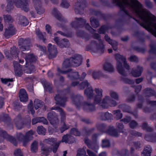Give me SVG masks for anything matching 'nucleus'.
Masks as SVG:
<instances>
[{
  "label": "nucleus",
  "mask_w": 156,
  "mask_h": 156,
  "mask_svg": "<svg viewBox=\"0 0 156 156\" xmlns=\"http://www.w3.org/2000/svg\"><path fill=\"white\" fill-rule=\"evenodd\" d=\"M69 43L68 40L65 39L60 41L58 46L60 48H63L69 46Z\"/></svg>",
  "instance_id": "33"
},
{
  "label": "nucleus",
  "mask_w": 156,
  "mask_h": 156,
  "mask_svg": "<svg viewBox=\"0 0 156 156\" xmlns=\"http://www.w3.org/2000/svg\"><path fill=\"white\" fill-rule=\"evenodd\" d=\"M19 98L21 102H26L28 101V95L25 90L23 89L20 90L19 92Z\"/></svg>",
  "instance_id": "22"
},
{
  "label": "nucleus",
  "mask_w": 156,
  "mask_h": 156,
  "mask_svg": "<svg viewBox=\"0 0 156 156\" xmlns=\"http://www.w3.org/2000/svg\"><path fill=\"white\" fill-rule=\"evenodd\" d=\"M61 5L64 8H67L69 6V4L66 0H62V1L61 4Z\"/></svg>",
  "instance_id": "58"
},
{
  "label": "nucleus",
  "mask_w": 156,
  "mask_h": 156,
  "mask_svg": "<svg viewBox=\"0 0 156 156\" xmlns=\"http://www.w3.org/2000/svg\"><path fill=\"white\" fill-rule=\"evenodd\" d=\"M75 141L74 138L70 135L66 134L63 136L62 137V140L59 141L56 143L55 146L53 149V152L54 153H56L59 147V145L61 142L71 144L74 142Z\"/></svg>",
  "instance_id": "6"
},
{
  "label": "nucleus",
  "mask_w": 156,
  "mask_h": 156,
  "mask_svg": "<svg viewBox=\"0 0 156 156\" xmlns=\"http://www.w3.org/2000/svg\"><path fill=\"white\" fill-rule=\"evenodd\" d=\"M129 60L131 62H137L138 61V58L135 55H132L129 58Z\"/></svg>",
  "instance_id": "64"
},
{
  "label": "nucleus",
  "mask_w": 156,
  "mask_h": 156,
  "mask_svg": "<svg viewBox=\"0 0 156 156\" xmlns=\"http://www.w3.org/2000/svg\"><path fill=\"white\" fill-rule=\"evenodd\" d=\"M14 123L18 129H22L24 127L25 125L20 115H18L15 119Z\"/></svg>",
  "instance_id": "23"
},
{
  "label": "nucleus",
  "mask_w": 156,
  "mask_h": 156,
  "mask_svg": "<svg viewBox=\"0 0 156 156\" xmlns=\"http://www.w3.org/2000/svg\"><path fill=\"white\" fill-rule=\"evenodd\" d=\"M70 133L76 136H79L80 135V132L76 128H73L70 130Z\"/></svg>",
  "instance_id": "50"
},
{
  "label": "nucleus",
  "mask_w": 156,
  "mask_h": 156,
  "mask_svg": "<svg viewBox=\"0 0 156 156\" xmlns=\"http://www.w3.org/2000/svg\"><path fill=\"white\" fill-rule=\"evenodd\" d=\"M71 99L73 103L77 107H82L84 109H87L90 111H93L94 109V106L92 104L87 102L82 103L81 101L83 99V98L80 95L72 97Z\"/></svg>",
  "instance_id": "2"
},
{
  "label": "nucleus",
  "mask_w": 156,
  "mask_h": 156,
  "mask_svg": "<svg viewBox=\"0 0 156 156\" xmlns=\"http://www.w3.org/2000/svg\"><path fill=\"white\" fill-rule=\"evenodd\" d=\"M4 53L7 58L9 59L18 57V51L15 47H13L11 48L10 53L7 50H5Z\"/></svg>",
  "instance_id": "13"
},
{
  "label": "nucleus",
  "mask_w": 156,
  "mask_h": 156,
  "mask_svg": "<svg viewBox=\"0 0 156 156\" xmlns=\"http://www.w3.org/2000/svg\"><path fill=\"white\" fill-rule=\"evenodd\" d=\"M112 116L111 114L108 112L102 113L101 115V119L103 120L109 119L111 118Z\"/></svg>",
  "instance_id": "42"
},
{
  "label": "nucleus",
  "mask_w": 156,
  "mask_h": 156,
  "mask_svg": "<svg viewBox=\"0 0 156 156\" xmlns=\"http://www.w3.org/2000/svg\"><path fill=\"white\" fill-rule=\"evenodd\" d=\"M143 71V68L141 67L138 66L137 69L134 70L133 69L131 72V73L133 76L135 77H138L140 76Z\"/></svg>",
  "instance_id": "30"
},
{
  "label": "nucleus",
  "mask_w": 156,
  "mask_h": 156,
  "mask_svg": "<svg viewBox=\"0 0 156 156\" xmlns=\"http://www.w3.org/2000/svg\"><path fill=\"white\" fill-rule=\"evenodd\" d=\"M13 8V4L12 2H8V4L6 8V10L8 12L11 11Z\"/></svg>",
  "instance_id": "49"
},
{
  "label": "nucleus",
  "mask_w": 156,
  "mask_h": 156,
  "mask_svg": "<svg viewBox=\"0 0 156 156\" xmlns=\"http://www.w3.org/2000/svg\"><path fill=\"white\" fill-rule=\"evenodd\" d=\"M39 121L40 122H42L43 124L45 125H48V122L45 118L42 117H40L39 118Z\"/></svg>",
  "instance_id": "61"
},
{
  "label": "nucleus",
  "mask_w": 156,
  "mask_h": 156,
  "mask_svg": "<svg viewBox=\"0 0 156 156\" xmlns=\"http://www.w3.org/2000/svg\"><path fill=\"white\" fill-rule=\"evenodd\" d=\"M87 6L86 2L84 0H81L80 2H77L76 3L75 9L76 12V13H80V10L82 11Z\"/></svg>",
  "instance_id": "20"
},
{
  "label": "nucleus",
  "mask_w": 156,
  "mask_h": 156,
  "mask_svg": "<svg viewBox=\"0 0 156 156\" xmlns=\"http://www.w3.org/2000/svg\"><path fill=\"white\" fill-rule=\"evenodd\" d=\"M38 142L36 141H34L32 144L31 146V151L32 152L36 153L38 149Z\"/></svg>",
  "instance_id": "40"
},
{
  "label": "nucleus",
  "mask_w": 156,
  "mask_h": 156,
  "mask_svg": "<svg viewBox=\"0 0 156 156\" xmlns=\"http://www.w3.org/2000/svg\"><path fill=\"white\" fill-rule=\"evenodd\" d=\"M45 131V129L42 126H39L37 127V132L39 134L44 135Z\"/></svg>",
  "instance_id": "47"
},
{
  "label": "nucleus",
  "mask_w": 156,
  "mask_h": 156,
  "mask_svg": "<svg viewBox=\"0 0 156 156\" xmlns=\"http://www.w3.org/2000/svg\"><path fill=\"white\" fill-rule=\"evenodd\" d=\"M99 42V44H98L95 41H93L91 44V48L94 51L102 54L105 51L104 41L100 40Z\"/></svg>",
  "instance_id": "7"
},
{
  "label": "nucleus",
  "mask_w": 156,
  "mask_h": 156,
  "mask_svg": "<svg viewBox=\"0 0 156 156\" xmlns=\"http://www.w3.org/2000/svg\"><path fill=\"white\" fill-rule=\"evenodd\" d=\"M41 153L46 156H48L49 153L51 152V148L44 145L42 146L41 148Z\"/></svg>",
  "instance_id": "31"
},
{
  "label": "nucleus",
  "mask_w": 156,
  "mask_h": 156,
  "mask_svg": "<svg viewBox=\"0 0 156 156\" xmlns=\"http://www.w3.org/2000/svg\"><path fill=\"white\" fill-rule=\"evenodd\" d=\"M152 151L151 148L150 146L146 147L142 153V156H150Z\"/></svg>",
  "instance_id": "34"
},
{
  "label": "nucleus",
  "mask_w": 156,
  "mask_h": 156,
  "mask_svg": "<svg viewBox=\"0 0 156 156\" xmlns=\"http://www.w3.org/2000/svg\"><path fill=\"white\" fill-rule=\"evenodd\" d=\"M18 23L23 26H26L28 24V22L25 16H21L19 17Z\"/></svg>",
  "instance_id": "32"
},
{
  "label": "nucleus",
  "mask_w": 156,
  "mask_h": 156,
  "mask_svg": "<svg viewBox=\"0 0 156 156\" xmlns=\"http://www.w3.org/2000/svg\"><path fill=\"white\" fill-rule=\"evenodd\" d=\"M86 20L84 19L76 18L75 20L71 23V25L73 27H76L83 25L85 26L87 29L90 30L91 32L95 31V30L93 29L89 24L86 23Z\"/></svg>",
  "instance_id": "5"
},
{
  "label": "nucleus",
  "mask_w": 156,
  "mask_h": 156,
  "mask_svg": "<svg viewBox=\"0 0 156 156\" xmlns=\"http://www.w3.org/2000/svg\"><path fill=\"white\" fill-rule=\"evenodd\" d=\"M13 65L16 75L18 76H21L23 73V72L20 65L16 61L13 62Z\"/></svg>",
  "instance_id": "25"
},
{
  "label": "nucleus",
  "mask_w": 156,
  "mask_h": 156,
  "mask_svg": "<svg viewBox=\"0 0 156 156\" xmlns=\"http://www.w3.org/2000/svg\"><path fill=\"white\" fill-rule=\"evenodd\" d=\"M120 155L121 156H129V152L128 150L126 149L122 150Z\"/></svg>",
  "instance_id": "59"
},
{
  "label": "nucleus",
  "mask_w": 156,
  "mask_h": 156,
  "mask_svg": "<svg viewBox=\"0 0 156 156\" xmlns=\"http://www.w3.org/2000/svg\"><path fill=\"white\" fill-rule=\"evenodd\" d=\"M116 126L120 132H123V129H124V125L123 124L120 122H117L116 123Z\"/></svg>",
  "instance_id": "48"
},
{
  "label": "nucleus",
  "mask_w": 156,
  "mask_h": 156,
  "mask_svg": "<svg viewBox=\"0 0 156 156\" xmlns=\"http://www.w3.org/2000/svg\"><path fill=\"white\" fill-rule=\"evenodd\" d=\"M22 56L24 58L27 64L31 63V62H35L37 59V57L33 54H28L22 52Z\"/></svg>",
  "instance_id": "14"
},
{
  "label": "nucleus",
  "mask_w": 156,
  "mask_h": 156,
  "mask_svg": "<svg viewBox=\"0 0 156 156\" xmlns=\"http://www.w3.org/2000/svg\"><path fill=\"white\" fill-rule=\"evenodd\" d=\"M35 67L31 63L26 64L24 71L27 73H31L34 71Z\"/></svg>",
  "instance_id": "29"
},
{
  "label": "nucleus",
  "mask_w": 156,
  "mask_h": 156,
  "mask_svg": "<svg viewBox=\"0 0 156 156\" xmlns=\"http://www.w3.org/2000/svg\"><path fill=\"white\" fill-rule=\"evenodd\" d=\"M3 17L5 22H12L13 21L11 16L10 15H4Z\"/></svg>",
  "instance_id": "51"
},
{
  "label": "nucleus",
  "mask_w": 156,
  "mask_h": 156,
  "mask_svg": "<svg viewBox=\"0 0 156 156\" xmlns=\"http://www.w3.org/2000/svg\"><path fill=\"white\" fill-rule=\"evenodd\" d=\"M145 90L146 91V93L149 94L148 95H154L156 94L155 91L148 88L146 89Z\"/></svg>",
  "instance_id": "52"
},
{
  "label": "nucleus",
  "mask_w": 156,
  "mask_h": 156,
  "mask_svg": "<svg viewBox=\"0 0 156 156\" xmlns=\"http://www.w3.org/2000/svg\"><path fill=\"white\" fill-rule=\"evenodd\" d=\"M34 133L30 130L26 133L25 136L21 133H19L17 135V140L22 142L23 146H26L29 141L33 139V135Z\"/></svg>",
  "instance_id": "4"
},
{
  "label": "nucleus",
  "mask_w": 156,
  "mask_h": 156,
  "mask_svg": "<svg viewBox=\"0 0 156 156\" xmlns=\"http://www.w3.org/2000/svg\"><path fill=\"white\" fill-rule=\"evenodd\" d=\"M113 114L114 118L117 120L121 119L122 117V114L119 110H114L113 112Z\"/></svg>",
  "instance_id": "35"
},
{
  "label": "nucleus",
  "mask_w": 156,
  "mask_h": 156,
  "mask_svg": "<svg viewBox=\"0 0 156 156\" xmlns=\"http://www.w3.org/2000/svg\"><path fill=\"white\" fill-rule=\"evenodd\" d=\"M14 154L15 156H23V153L21 150L20 149H18L15 150Z\"/></svg>",
  "instance_id": "60"
},
{
  "label": "nucleus",
  "mask_w": 156,
  "mask_h": 156,
  "mask_svg": "<svg viewBox=\"0 0 156 156\" xmlns=\"http://www.w3.org/2000/svg\"><path fill=\"white\" fill-rule=\"evenodd\" d=\"M95 91L96 93V95L95 97L94 103V104H98L100 106V103H101V99L102 96V90L99 88H96Z\"/></svg>",
  "instance_id": "16"
},
{
  "label": "nucleus",
  "mask_w": 156,
  "mask_h": 156,
  "mask_svg": "<svg viewBox=\"0 0 156 156\" xmlns=\"http://www.w3.org/2000/svg\"><path fill=\"white\" fill-rule=\"evenodd\" d=\"M48 51L49 54V57L51 58L55 57L57 53V51L56 46L51 44H49L48 46Z\"/></svg>",
  "instance_id": "15"
},
{
  "label": "nucleus",
  "mask_w": 156,
  "mask_h": 156,
  "mask_svg": "<svg viewBox=\"0 0 156 156\" xmlns=\"http://www.w3.org/2000/svg\"><path fill=\"white\" fill-rule=\"evenodd\" d=\"M86 147L83 146V148H79L77 151V156H88L86 155Z\"/></svg>",
  "instance_id": "37"
},
{
  "label": "nucleus",
  "mask_w": 156,
  "mask_h": 156,
  "mask_svg": "<svg viewBox=\"0 0 156 156\" xmlns=\"http://www.w3.org/2000/svg\"><path fill=\"white\" fill-rule=\"evenodd\" d=\"M33 2L35 5V7L37 11V12L39 14L43 13L44 12V9L41 7L40 5L41 2L39 0H33Z\"/></svg>",
  "instance_id": "26"
},
{
  "label": "nucleus",
  "mask_w": 156,
  "mask_h": 156,
  "mask_svg": "<svg viewBox=\"0 0 156 156\" xmlns=\"http://www.w3.org/2000/svg\"><path fill=\"white\" fill-rule=\"evenodd\" d=\"M29 1L30 0H15L14 2L17 8L27 12L29 10L28 4Z\"/></svg>",
  "instance_id": "11"
},
{
  "label": "nucleus",
  "mask_w": 156,
  "mask_h": 156,
  "mask_svg": "<svg viewBox=\"0 0 156 156\" xmlns=\"http://www.w3.org/2000/svg\"><path fill=\"white\" fill-rule=\"evenodd\" d=\"M28 108L29 111H30L31 113L33 115L35 111L33 109V107L32 106V101H30V103L28 105Z\"/></svg>",
  "instance_id": "54"
},
{
  "label": "nucleus",
  "mask_w": 156,
  "mask_h": 156,
  "mask_svg": "<svg viewBox=\"0 0 156 156\" xmlns=\"http://www.w3.org/2000/svg\"><path fill=\"white\" fill-rule=\"evenodd\" d=\"M19 48L22 51H28L32 46L30 40L29 38H20L19 41Z\"/></svg>",
  "instance_id": "8"
},
{
  "label": "nucleus",
  "mask_w": 156,
  "mask_h": 156,
  "mask_svg": "<svg viewBox=\"0 0 156 156\" xmlns=\"http://www.w3.org/2000/svg\"><path fill=\"white\" fill-rule=\"evenodd\" d=\"M82 58L81 56L76 55L69 59H66L63 62L62 68L64 69L71 66H78L81 64Z\"/></svg>",
  "instance_id": "3"
},
{
  "label": "nucleus",
  "mask_w": 156,
  "mask_h": 156,
  "mask_svg": "<svg viewBox=\"0 0 156 156\" xmlns=\"http://www.w3.org/2000/svg\"><path fill=\"white\" fill-rule=\"evenodd\" d=\"M16 32L15 28L12 24H10L5 30V36L6 38H8L10 36L15 34Z\"/></svg>",
  "instance_id": "19"
},
{
  "label": "nucleus",
  "mask_w": 156,
  "mask_h": 156,
  "mask_svg": "<svg viewBox=\"0 0 156 156\" xmlns=\"http://www.w3.org/2000/svg\"><path fill=\"white\" fill-rule=\"evenodd\" d=\"M69 126L67 125L64 122H63V125L62 127L60 128L61 132L62 133L65 130L68 129L69 128Z\"/></svg>",
  "instance_id": "56"
},
{
  "label": "nucleus",
  "mask_w": 156,
  "mask_h": 156,
  "mask_svg": "<svg viewBox=\"0 0 156 156\" xmlns=\"http://www.w3.org/2000/svg\"><path fill=\"white\" fill-rule=\"evenodd\" d=\"M116 104V102L114 100L110 99L109 97L106 96L105 97L100 103V106L103 109L107 108L109 106H114Z\"/></svg>",
  "instance_id": "10"
},
{
  "label": "nucleus",
  "mask_w": 156,
  "mask_h": 156,
  "mask_svg": "<svg viewBox=\"0 0 156 156\" xmlns=\"http://www.w3.org/2000/svg\"><path fill=\"white\" fill-rule=\"evenodd\" d=\"M4 139L10 141L14 145H16L17 143L16 139L12 136L7 134L4 131L0 129V142H2Z\"/></svg>",
  "instance_id": "12"
},
{
  "label": "nucleus",
  "mask_w": 156,
  "mask_h": 156,
  "mask_svg": "<svg viewBox=\"0 0 156 156\" xmlns=\"http://www.w3.org/2000/svg\"><path fill=\"white\" fill-rule=\"evenodd\" d=\"M145 138L147 141L152 142H156V134L152 136L146 135L145 136Z\"/></svg>",
  "instance_id": "45"
},
{
  "label": "nucleus",
  "mask_w": 156,
  "mask_h": 156,
  "mask_svg": "<svg viewBox=\"0 0 156 156\" xmlns=\"http://www.w3.org/2000/svg\"><path fill=\"white\" fill-rule=\"evenodd\" d=\"M142 127L144 129L146 130L147 131H151L152 130L151 128L148 126L147 124L146 123H143L142 125Z\"/></svg>",
  "instance_id": "62"
},
{
  "label": "nucleus",
  "mask_w": 156,
  "mask_h": 156,
  "mask_svg": "<svg viewBox=\"0 0 156 156\" xmlns=\"http://www.w3.org/2000/svg\"><path fill=\"white\" fill-rule=\"evenodd\" d=\"M51 109H54L56 110L58 112H60V113L61 116V119L62 120V119H64L65 118L66 116L62 108H60L59 107H56L54 109L52 108Z\"/></svg>",
  "instance_id": "44"
},
{
  "label": "nucleus",
  "mask_w": 156,
  "mask_h": 156,
  "mask_svg": "<svg viewBox=\"0 0 156 156\" xmlns=\"http://www.w3.org/2000/svg\"><path fill=\"white\" fill-rule=\"evenodd\" d=\"M57 141V140L56 138H51L45 139L44 140V142L50 144H54L53 148V149H54L57 143V142H56Z\"/></svg>",
  "instance_id": "38"
},
{
  "label": "nucleus",
  "mask_w": 156,
  "mask_h": 156,
  "mask_svg": "<svg viewBox=\"0 0 156 156\" xmlns=\"http://www.w3.org/2000/svg\"><path fill=\"white\" fill-rule=\"evenodd\" d=\"M43 104V102L38 99H35L34 101V106L36 109L42 107Z\"/></svg>",
  "instance_id": "39"
},
{
  "label": "nucleus",
  "mask_w": 156,
  "mask_h": 156,
  "mask_svg": "<svg viewBox=\"0 0 156 156\" xmlns=\"http://www.w3.org/2000/svg\"><path fill=\"white\" fill-rule=\"evenodd\" d=\"M89 74H91L94 79H97L101 78H104L105 76L101 71L99 70H90L88 72Z\"/></svg>",
  "instance_id": "17"
},
{
  "label": "nucleus",
  "mask_w": 156,
  "mask_h": 156,
  "mask_svg": "<svg viewBox=\"0 0 156 156\" xmlns=\"http://www.w3.org/2000/svg\"><path fill=\"white\" fill-rule=\"evenodd\" d=\"M108 133L110 135L114 136L117 137L119 136L118 133L116 131L115 129L113 126L109 127Z\"/></svg>",
  "instance_id": "36"
},
{
  "label": "nucleus",
  "mask_w": 156,
  "mask_h": 156,
  "mask_svg": "<svg viewBox=\"0 0 156 156\" xmlns=\"http://www.w3.org/2000/svg\"><path fill=\"white\" fill-rule=\"evenodd\" d=\"M84 94L88 99H90L92 98L93 96L94 93L92 87L90 86L87 88L85 90Z\"/></svg>",
  "instance_id": "28"
},
{
  "label": "nucleus",
  "mask_w": 156,
  "mask_h": 156,
  "mask_svg": "<svg viewBox=\"0 0 156 156\" xmlns=\"http://www.w3.org/2000/svg\"><path fill=\"white\" fill-rule=\"evenodd\" d=\"M66 69H63L62 68V70H61L59 68H57L58 71L62 74L68 73V76L71 80L77 79L80 78V76L78 73L77 72H73L70 69L65 70Z\"/></svg>",
  "instance_id": "9"
},
{
  "label": "nucleus",
  "mask_w": 156,
  "mask_h": 156,
  "mask_svg": "<svg viewBox=\"0 0 156 156\" xmlns=\"http://www.w3.org/2000/svg\"><path fill=\"white\" fill-rule=\"evenodd\" d=\"M90 21L92 27L94 28H97L99 25V23L98 20L94 18L91 17Z\"/></svg>",
  "instance_id": "43"
},
{
  "label": "nucleus",
  "mask_w": 156,
  "mask_h": 156,
  "mask_svg": "<svg viewBox=\"0 0 156 156\" xmlns=\"http://www.w3.org/2000/svg\"><path fill=\"white\" fill-rule=\"evenodd\" d=\"M110 142L108 140H102V146L103 147H108L110 146Z\"/></svg>",
  "instance_id": "53"
},
{
  "label": "nucleus",
  "mask_w": 156,
  "mask_h": 156,
  "mask_svg": "<svg viewBox=\"0 0 156 156\" xmlns=\"http://www.w3.org/2000/svg\"><path fill=\"white\" fill-rule=\"evenodd\" d=\"M115 58L117 61L116 67L118 72L122 75H124L125 72L122 63L123 64L124 66L126 69H129V66L127 63L126 58L119 54H115Z\"/></svg>",
  "instance_id": "1"
},
{
  "label": "nucleus",
  "mask_w": 156,
  "mask_h": 156,
  "mask_svg": "<svg viewBox=\"0 0 156 156\" xmlns=\"http://www.w3.org/2000/svg\"><path fill=\"white\" fill-rule=\"evenodd\" d=\"M103 69L105 71L112 73L114 71L113 66L109 62H106L102 65Z\"/></svg>",
  "instance_id": "24"
},
{
  "label": "nucleus",
  "mask_w": 156,
  "mask_h": 156,
  "mask_svg": "<svg viewBox=\"0 0 156 156\" xmlns=\"http://www.w3.org/2000/svg\"><path fill=\"white\" fill-rule=\"evenodd\" d=\"M105 38L106 41L112 45L114 50L115 51L117 49V46L118 45L117 42L115 41L111 40L110 38L107 35H105Z\"/></svg>",
  "instance_id": "27"
},
{
  "label": "nucleus",
  "mask_w": 156,
  "mask_h": 156,
  "mask_svg": "<svg viewBox=\"0 0 156 156\" xmlns=\"http://www.w3.org/2000/svg\"><path fill=\"white\" fill-rule=\"evenodd\" d=\"M45 30L48 33L51 34V26L48 24H46L45 26Z\"/></svg>",
  "instance_id": "63"
},
{
  "label": "nucleus",
  "mask_w": 156,
  "mask_h": 156,
  "mask_svg": "<svg viewBox=\"0 0 156 156\" xmlns=\"http://www.w3.org/2000/svg\"><path fill=\"white\" fill-rule=\"evenodd\" d=\"M52 14L58 20H60L62 19L61 15L56 9H53Z\"/></svg>",
  "instance_id": "41"
},
{
  "label": "nucleus",
  "mask_w": 156,
  "mask_h": 156,
  "mask_svg": "<svg viewBox=\"0 0 156 156\" xmlns=\"http://www.w3.org/2000/svg\"><path fill=\"white\" fill-rule=\"evenodd\" d=\"M108 29V27L106 26H102L99 29L98 32L100 34H104Z\"/></svg>",
  "instance_id": "55"
},
{
  "label": "nucleus",
  "mask_w": 156,
  "mask_h": 156,
  "mask_svg": "<svg viewBox=\"0 0 156 156\" xmlns=\"http://www.w3.org/2000/svg\"><path fill=\"white\" fill-rule=\"evenodd\" d=\"M55 99L57 102L56 104L62 107L65 105V102L67 101L66 98L63 97L60 95H57L55 97Z\"/></svg>",
  "instance_id": "21"
},
{
  "label": "nucleus",
  "mask_w": 156,
  "mask_h": 156,
  "mask_svg": "<svg viewBox=\"0 0 156 156\" xmlns=\"http://www.w3.org/2000/svg\"><path fill=\"white\" fill-rule=\"evenodd\" d=\"M90 84L87 80L82 82L78 85L79 88L80 89H83L85 87L89 86Z\"/></svg>",
  "instance_id": "46"
},
{
  "label": "nucleus",
  "mask_w": 156,
  "mask_h": 156,
  "mask_svg": "<svg viewBox=\"0 0 156 156\" xmlns=\"http://www.w3.org/2000/svg\"><path fill=\"white\" fill-rule=\"evenodd\" d=\"M1 80L3 83H5V84H7L8 83H9L8 85L9 86L10 85V83H9V82L10 81H12V79H8L1 78Z\"/></svg>",
  "instance_id": "57"
},
{
  "label": "nucleus",
  "mask_w": 156,
  "mask_h": 156,
  "mask_svg": "<svg viewBox=\"0 0 156 156\" xmlns=\"http://www.w3.org/2000/svg\"><path fill=\"white\" fill-rule=\"evenodd\" d=\"M47 118L51 124L54 127H56L58 126L59 124V120L57 117H54L53 113H48L47 115Z\"/></svg>",
  "instance_id": "18"
}]
</instances>
